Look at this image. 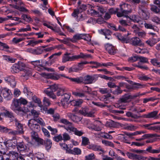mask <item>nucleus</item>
<instances>
[{"label": "nucleus", "instance_id": "obj_59", "mask_svg": "<svg viewBox=\"0 0 160 160\" xmlns=\"http://www.w3.org/2000/svg\"><path fill=\"white\" fill-rule=\"evenodd\" d=\"M128 18L131 21H132L134 22H138V17L135 15H133L130 17H128Z\"/></svg>", "mask_w": 160, "mask_h": 160}, {"label": "nucleus", "instance_id": "obj_17", "mask_svg": "<svg viewBox=\"0 0 160 160\" xmlns=\"http://www.w3.org/2000/svg\"><path fill=\"white\" fill-rule=\"evenodd\" d=\"M115 35L116 37H117L118 39L121 40L123 42L126 43H128L130 40V38L128 37H123L119 33H116L115 34Z\"/></svg>", "mask_w": 160, "mask_h": 160}, {"label": "nucleus", "instance_id": "obj_8", "mask_svg": "<svg viewBox=\"0 0 160 160\" xmlns=\"http://www.w3.org/2000/svg\"><path fill=\"white\" fill-rule=\"evenodd\" d=\"M18 66V68L19 71H22L25 70V71L26 72L25 76H29L31 75V72L30 71L27 69V66L24 63L19 62L17 63Z\"/></svg>", "mask_w": 160, "mask_h": 160}, {"label": "nucleus", "instance_id": "obj_12", "mask_svg": "<svg viewBox=\"0 0 160 160\" xmlns=\"http://www.w3.org/2000/svg\"><path fill=\"white\" fill-rule=\"evenodd\" d=\"M142 127L146 129L151 130L157 132L160 131V126L154 125L153 123H152L143 125Z\"/></svg>", "mask_w": 160, "mask_h": 160}, {"label": "nucleus", "instance_id": "obj_13", "mask_svg": "<svg viewBox=\"0 0 160 160\" xmlns=\"http://www.w3.org/2000/svg\"><path fill=\"white\" fill-rule=\"evenodd\" d=\"M99 32L102 34L104 35L105 38L108 39V40L112 39V36L111 35V32L108 29H101L98 30Z\"/></svg>", "mask_w": 160, "mask_h": 160}, {"label": "nucleus", "instance_id": "obj_7", "mask_svg": "<svg viewBox=\"0 0 160 160\" xmlns=\"http://www.w3.org/2000/svg\"><path fill=\"white\" fill-rule=\"evenodd\" d=\"M20 105L18 99L14 100L11 105V109L16 113L18 112L22 111V110L20 107Z\"/></svg>", "mask_w": 160, "mask_h": 160}, {"label": "nucleus", "instance_id": "obj_62", "mask_svg": "<svg viewBox=\"0 0 160 160\" xmlns=\"http://www.w3.org/2000/svg\"><path fill=\"white\" fill-rule=\"evenodd\" d=\"M85 54H84L81 52L78 55H74L75 60L79 59V58L85 59Z\"/></svg>", "mask_w": 160, "mask_h": 160}, {"label": "nucleus", "instance_id": "obj_34", "mask_svg": "<svg viewBox=\"0 0 160 160\" xmlns=\"http://www.w3.org/2000/svg\"><path fill=\"white\" fill-rule=\"evenodd\" d=\"M0 113L1 116H4L6 117H8L10 118H12L13 117L12 113L8 111H5V112H1Z\"/></svg>", "mask_w": 160, "mask_h": 160}, {"label": "nucleus", "instance_id": "obj_21", "mask_svg": "<svg viewBox=\"0 0 160 160\" xmlns=\"http://www.w3.org/2000/svg\"><path fill=\"white\" fill-rule=\"evenodd\" d=\"M4 143L5 145L7 147L13 148L16 145V141H14L10 140H8L4 142Z\"/></svg>", "mask_w": 160, "mask_h": 160}, {"label": "nucleus", "instance_id": "obj_29", "mask_svg": "<svg viewBox=\"0 0 160 160\" xmlns=\"http://www.w3.org/2000/svg\"><path fill=\"white\" fill-rule=\"evenodd\" d=\"M159 40H157L156 39L152 38L151 39H149L146 41V43L149 45L151 47L154 46L156 43Z\"/></svg>", "mask_w": 160, "mask_h": 160}, {"label": "nucleus", "instance_id": "obj_35", "mask_svg": "<svg viewBox=\"0 0 160 160\" xmlns=\"http://www.w3.org/2000/svg\"><path fill=\"white\" fill-rule=\"evenodd\" d=\"M105 126L108 127H115L116 123L112 120L107 121L105 124Z\"/></svg>", "mask_w": 160, "mask_h": 160}, {"label": "nucleus", "instance_id": "obj_23", "mask_svg": "<svg viewBox=\"0 0 160 160\" xmlns=\"http://www.w3.org/2000/svg\"><path fill=\"white\" fill-rule=\"evenodd\" d=\"M131 41L132 44L134 46L140 45L141 44L140 40L139 38L137 37L132 38Z\"/></svg>", "mask_w": 160, "mask_h": 160}, {"label": "nucleus", "instance_id": "obj_52", "mask_svg": "<svg viewBox=\"0 0 160 160\" xmlns=\"http://www.w3.org/2000/svg\"><path fill=\"white\" fill-rule=\"evenodd\" d=\"M61 104L62 106L64 108H66L68 106L69 103V100L62 99L61 100Z\"/></svg>", "mask_w": 160, "mask_h": 160}, {"label": "nucleus", "instance_id": "obj_46", "mask_svg": "<svg viewBox=\"0 0 160 160\" xmlns=\"http://www.w3.org/2000/svg\"><path fill=\"white\" fill-rule=\"evenodd\" d=\"M16 145H17V148L18 150L22 151L24 150L25 148V147L24 144L22 143H16Z\"/></svg>", "mask_w": 160, "mask_h": 160}, {"label": "nucleus", "instance_id": "obj_63", "mask_svg": "<svg viewBox=\"0 0 160 160\" xmlns=\"http://www.w3.org/2000/svg\"><path fill=\"white\" fill-rule=\"evenodd\" d=\"M21 94V92L19 89L18 88H15L14 90L13 94L15 97H18Z\"/></svg>", "mask_w": 160, "mask_h": 160}, {"label": "nucleus", "instance_id": "obj_2", "mask_svg": "<svg viewBox=\"0 0 160 160\" xmlns=\"http://www.w3.org/2000/svg\"><path fill=\"white\" fill-rule=\"evenodd\" d=\"M36 122L39 123L42 126H45V123L41 118H39L36 119H31L28 121V125L31 130H34L36 131L40 130V127L39 125L37 124Z\"/></svg>", "mask_w": 160, "mask_h": 160}, {"label": "nucleus", "instance_id": "obj_39", "mask_svg": "<svg viewBox=\"0 0 160 160\" xmlns=\"http://www.w3.org/2000/svg\"><path fill=\"white\" fill-rule=\"evenodd\" d=\"M102 144L106 146H109L112 147H114V144L111 142L105 140H103L102 141Z\"/></svg>", "mask_w": 160, "mask_h": 160}, {"label": "nucleus", "instance_id": "obj_19", "mask_svg": "<svg viewBox=\"0 0 160 160\" xmlns=\"http://www.w3.org/2000/svg\"><path fill=\"white\" fill-rule=\"evenodd\" d=\"M145 132L142 131H137L132 133H126L125 134L131 138H133V136L138 135H141L144 134Z\"/></svg>", "mask_w": 160, "mask_h": 160}, {"label": "nucleus", "instance_id": "obj_43", "mask_svg": "<svg viewBox=\"0 0 160 160\" xmlns=\"http://www.w3.org/2000/svg\"><path fill=\"white\" fill-rule=\"evenodd\" d=\"M95 158V156L93 153L86 156L85 157V160H92Z\"/></svg>", "mask_w": 160, "mask_h": 160}, {"label": "nucleus", "instance_id": "obj_58", "mask_svg": "<svg viewBox=\"0 0 160 160\" xmlns=\"http://www.w3.org/2000/svg\"><path fill=\"white\" fill-rule=\"evenodd\" d=\"M151 62L154 66L160 67V62H158L156 59H151Z\"/></svg>", "mask_w": 160, "mask_h": 160}, {"label": "nucleus", "instance_id": "obj_45", "mask_svg": "<svg viewBox=\"0 0 160 160\" xmlns=\"http://www.w3.org/2000/svg\"><path fill=\"white\" fill-rule=\"evenodd\" d=\"M54 141L56 142H59L62 140V137L61 134H59L57 136H55L53 138Z\"/></svg>", "mask_w": 160, "mask_h": 160}, {"label": "nucleus", "instance_id": "obj_61", "mask_svg": "<svg viewBox=\"0 0 160 160\" xmlns=\"http://www.w3.org/2000/svg\"><path fill=\"white\" fill-rule=\"evenodd\" d=\"M65 91V89L63 88H58V91L57 92V95L58 96L63 95L64 92Z\"/></svg>", "mask_w": 160, "mask_h": 160}, {"label": "nucleus", "instance_id": "obj_60", "mask_svg": "<svg viewBox=\"0 0 160 160\" xmlns=\"http://www.w3.org/2000/svg\"><path fill=\"white\" fill-rule=\"evenodd\" d=\"M62 140L64 141L69 140L70 139V137L69 134L66 133H64L63 134Z\"/></svg>", "mask_w": 160, "mask_h": 160}, {"label": "nucleus", "instance_id": "obj_10", "mask_svg": "<svg viewBox=\"0 0 160 160\" xmlns=\"http://www.w3.org/2000/svg\"><path fill=\"white\" fill-rule=\"evenodd\" d=\"M96 80L94 77L88 75L84 77H82V82L85 84H90Z\"/></svg>", "mask_w": 160, "mask_h": 160}, {"label": "nucleus", "instance_id": "obj_37", "mask_svg": "<svg viewBox=\"0 0 160 160\" xmlns=\"http://www.w3.org/2000/svg\"><path fill=\"white\" fill-rule=\"evenodd\" d=\"M32 101L36 103H37L38 106L41 107L42 106L41 102L40 99L35 96H33L32 97Z\"/></svg>", "mask_w": 160, "mask_h": 160}, {"label": "nucleus", "instance_id": "obj_24", "mask_svg": "<svg viewBox=\"0 0 160 160\" xmlns=\"http://www.w3.org/2000/svg\"><path fill=\"white\" fill-rule=\"evenodd\" d=\"M2 57L3 60L10 63H14L16 60L9 56L3 55Z\"/></svg>", "mask_w": 160, "mask_h": 160}, {"label": "nucleus", "instance_id": "obj_15", "mask_svg": "<svg viewBox=\"0 0 160 160\" xmlns=\"http://www.w3.org/2000/svg\"><path fill=\"white\" fill-rule=\"evenodd\" d=\"M88 148L94 151H101L103 152L104 150L100 146L95 144H91L88 146Z\"/></svg>", "mask_w": 160, "mask_h": 160}, {"label": "nucleus", "instance_id": "obj_31", "mask_svg": "<svg viewBox=\"0 0 160 160\" xmlns=\"http://www.w3.org/2000/svg\"><path fill=\"white\" fill-rule=\"evenodd\" d=\"M11 71L12 73H17L20 71L18 68V66L17 63L14 64L11 68Z\"/></svg>", "mask_w": 160, "mask_h": 160}, {"label": "nucleus", "instance_id": "obj_25", "mask_svg": "<svg viewBox=\"0 0 160 160\" xmlns=\"http://www.w3.org/2000/svg\"><path fill=\"white\" fill-rule=\"evenodd\" d=\"M66 78H68L70 80L73 82L79 83H82V77H77L76 78H69V77H67Z\"/></svg>", "mask_w": 160, "mask_h": 160}, {"label": "nucleus", "instance_id": "obj_22", "mask_svg": "<svg viewBox=\"0 0 160 160\" xmlns=\"http://www.w3.org/2000/svg\"><path fill=\"white\" fill-rule=\"evenodd\" d=\"M31 133V135L32 138L33 139L37 142H41L42 140L38 137L37 133L35 131H34V130Z\"/></svg>", "mask_w": 160, "mask_h": 160}, {"label": "nucleus", "instance_id": "obj_16", "mask_svg": "<svg viewBox=\"0 0 160 160\" xmlns=\"http://www.w3.org/2000/svg\"><path fill=\"white\" fill-rule=\"evenodd\" d=\"M121 10L122 12H117V16L118 17H121L122 16L126 17H128V15L131 12V11L130 10H123L121 8Z\"/></svg>", "mask_w": 160, "mask_h": 160}, {"label": "nucleus", "instance_id": "obj_42", "mask_svg": "<svg viewBox=\"0 0 160 160\" xmlns=\"http://www.w3.org/2000/svg\"><path fill=\"white\" fill-rule=\"evenodd\" d=\"M126 129L128 130L133 131L137 129L138 127L132 124H129L126 126L125 127Z\"/></svg>", "mask_w": 160, "mask_h": 160}, {"label": "nucleus", "instance_id": "obj_20", "mask_svg": "<svg viewBox=\"0 0 160 160\" xmlns=\"http://www.w3.org/2000/svg\"><path fill=\"white\" fill-rule=\"evenodd\" d=\"M68 153L72 154L75 155H79L81 153V150L77 148H75L72 149H70Z\"/></svg>", "mask_w": 160, "mask_h": 160}, {"label": "nucleus", "instance_id": "obj_48", "mask_svg": "<svg viewBox=\"0 0 160 160\" xmlns=\"http://www.w3.org/2000/svg\"><path fill=\"white\" fill-rule=\"evenodd\" d=\"M82 144L83 145L85 146L89 143V139L88 138L82 137Z\"/></svg>", "mask_w": 160, "mask_h": 160}, {"label": "nucleus", "instance_id": "obj_47", "mask_svg": "<svg viewBox=\"0 0 160 160\" xmlns=\"http://www.w3.org/2000/svg\"><path fill=\"white\" fill-rule=\"evenodd\" d=\"M140 62L143 63H148V58L142 56L138 57V59Z\"/></svg>", "mask_w": 160, "mask_h": 160}, {"label": "nucleus", "instance_id": "obj_30", "mask_svg": "<svg viewBox=\"0 0 160 160\" xmlns=\"http://www.w3.org/2000/svg\"><path fill=\"white\" fill-rule=\"evenodd\" d=\"M83 34H77L73 36L72 38L71 39V41L74 42H76L77 40L82 39Z\"/></svg>", "mask_w": 160, "mask_h": 160}, {"label": "nucleus", "instance_id": "obj_50", "mask_svg": "<svg viewBox=\"0 0 160 160\" xmlns=\"http://www.w3.org/2000/svg\"><path fill=\"white\" fill-rule=\"evenodd\" d=\"M59 144L62 148L66 150V153H68V151L70 149L68 147L66 144L65 143H59Z\"/></svg>", "mask_w": 160, "mask_h": 160}, {"label": "nucleus", "instance_id": "obj_41", "mask_svg": "<svg viewBox=\"0 0 160 160\" xmlns=\"http://www.w3.org/2000/svg\"><path fill=\"white\" fill-rule=\"evenodd\" d=\"M89 63L91 64L94 65L91 66V67L92 68H97L101 67V63H99L97 62L91 61Z\"/></svg>", "mask_w": 160, "mask_h": 160}, {"label": "nucleus", "instance_id": "obj_32", "mask_svg": "<svg viewBox=\"0 0 160 160\" xmlns=\"http://www.w3.org/2000/svg\"><path fill=\"white\" fill-rule=\"evenodd\" d=\"M45 146L47 150H49L52 146V142L51 140L47 139L45 141Z\"/></svg>", "mask_w": 160, "mask_h": 160}, {"label": "nucleus", "instance_id": "obj_44", "mask_svg": "<svg viewBox=\"0 0 160 160\" xmlns=\"http://www.w3.org/2000/svg\"><path fill=\"white\" fill-rule=\"evenodd\" d=\"M22 18L25 21L29 22L32 21V18L26 14L23 15L22 16Z\"/></svg>", "mask_w": 160, "mask_h": 160}, {"label": "nucleus", "instance_id": "obj_26", "mask_svg": "<svg viewBox=\"0 0 160 160\" xmlns=\"http://www.w3.org/2000/svg\"><path fill=\"white\" fill-rule=\"evenodd\" d=\"M131 95H126L121 99V102L126 103L130 102L131 100Z\"/></svg>", "mask_w": 160, "mask_h": 160}, {"label": "nucleus", "instance_id": "obj_33", "mask_svg": "<svg viewBox=\"0 0 160 160\" xmlns=\"http://www.w3.org/2000/svg\"><path fill=\"white\" fill-rule=\"evenodd\" d=\"M144 26L146 28L148 29H152L156 32H158L159 30L158 28L157 27L153 26L151 24H148L145 23L144 24Z\"/></svg>", "mask_w": 160, "mask_h": 160}, {"label": "nucleus", "instance_id": "obj_1", "mask_svg": "<svg viewBox=\"0 0 160 160\" xmlns=\"http://www.w3.org/2000/svg\"><path fill=\"white\" fill-rule=\"evenodd\" d=\"M60 122L65 125L63 126L64 128L70 133L73 132L75 134L80 136L82 135L83 132L81 131H78L76 128L74 127L72 123L68 121L65 119H62L60 120Z\"/></svg>", "mask_w": 160, "mask_h": 160}, {"label": "nucleus", "instance_id": "obj_38", "mask_svg": "<svg viewBox=\"0 0 160 160\" xmlns=\"http://www.w3.org/2000/svg\"><path fill=\"white\" fill-rule=\"evenodd\" d=\"M40 62V60L32 61L30 62L35 67L37 66L43 67V65L42 64H41Z\"/></svg>", "mask_w": 160, "mask_h": 160}, {"label": "nucleus", "instance_id": "obj_54", "mask_svg": "<svg viewBox=\"0 0 160 160\" xmlns=\"http://www.w3.org/2000/svg\"><path fill=\"white\" fill-rule=\"evenodd\" d=\"M47 128L51 132V134L52 135H55L58 132V130L56 128H53L52 127H51L50 126H48L47 127Z\"/></svg>", "mask_w": 160, "mask_h": 160}, {"label": "nucleus", "instance_id": "obj_51", "mask_svg": "<svg viewBox=\"0 0 160 160\" xmlns=\"http://www.w3.org/2000/svg\"><path fill=\"white\" fill-rule=\"evenodd\" d=\"M10 129H8L7 127L0 125V131L4 133L10 132Z\"/></svg>", "mask_w": 160, "mask_h": 160}, {"label": "nucleus", "instance_id": "obj_55", "mask_svg": "<svg viewBox=\"0 0 160 160\" xmlns=\"http://www.w3.org/2000/svg\"><path fill=\"white\" fill-rule=\"evenodd\" d=\"M151 10L156 13H158L160 12V9L155 5H152L151 8Z\"/></svg>", "mask_w": 160, "mask_h": 160}, {"label": "nucleus", "instance_id": "obj_53", "mask_svg": "<svg viewBox=\"0 0 160 160\" xmlns=\"http://www.w3.org/2000/svg\"><path fill=\"white\" fill-rule=\"evenodd\" d=\"M31 28H30V26L29 25H27L26 26V28H21L19 29V31L20 32H25L28 31H31Z\"/></svg>", "mask_w": 160, "mask_h": 160}, {"label": "nucleus", "instance_id": "obj_4", "mask_svg": "<svg viewBox=\"0 0 160 160\" xmlns=\"http://www.w3.org/2000/svg\"><path fill=\"white\" fill-rule=\"evenodd\" d=\"M79 112L85 116L93 117L94 116L95 112L94 110H90L88 107H84L79 110Z\"/></svg>", "mask_w": 160, "mask_h": 160}, {"label": "nucleus", "instance_id": "obj_6", "mask_svg": "<svg viewBox=\"0 0 160 160\" xmlns=\"http://www.w3.org/2000/svg\"><path fill=\"white\" fill-rule=\"evenodd\" d=\"M104 47L106 50L111 55H114L117 52L115 47L111 44L107 43L104 45Z\"/></svg>", "mask_w": 160, "mask_h": 160}, {"label": "nucleus", "instance_id": "obj_28", "mask_svg": "<svg viewBox=\"0 0 160 160\" xmlns=\"http://www.w3.org/2000/svg\"><path fill=\"white\" fill-rule=\"evenodd\" d=\"M43 74L44 76L46 78L56 80V74L51 73H43Z\"/></svg>", "mask_w": 160, "mask_h": 160}, {"label": "nucleus", "instance_id": "obj_64", "mask_svg": "<svg viewBox=\"0 0 160 160\" xmlns=\"http://www.w3.org/2000/svg\"><path fill=\"white\" fill-rule=\"evenodd\" d=\"M152 20L158 24H160V18L156 16L153 17Z\"/></svg>", "mask_w": 160, "mask_h": 160}, {"label": "nucleus", "instance_id": "obj_14", "mask_svg": "<svg viewBox=\"0 0 160 160\" xmlns=\"http://www.w3.org/2000/svg\"><path fill=\"white\" fill-rule=\"evenodd\" d=\"M15 125L17 128V132L22 134L23 132V125L17 119H15Z\"/></svg>", "mask_w": 160, "mask_h": 160}, {"label": "nucleus", "instance_id": "obj_57", "mask_svg": "<svg viewBox=\"0 0 160 160\" xmlns=\"http://www.w3.org/2000/svg\"><path fill=\"white\" fill-rule=\"evenodd\" d=\"M12 2H13V3L15 4V5H11L14 8H15V5H17L19 6L23 4V3L21 0H13Z\"/></svg>", "mask_w": 160, "mask_h": 160}, {"label": "nucleus", "instance_id": "obj_11", "mask_svg": "<svg viewBox=\"0 0 160 160\" xmlns=\"http://www.w3.org/2000/svg\"><path fill=\"white\" fill-rule=\"evenodd\" d=\"M4 80L12 87L14 88L16 86V83L14 76H11L5 77Z\"/></svg>", "mask_w": 160, "mask_h": 160}, {"label": "nucleus", "instance_id": "obj_36", "mask_svg": "<svg viewBox=\"0 0 160 160\" xmlns=\"http://www.w3.org/2000/svg\"><path fill=\"white\" fill-rule=\"evenodd\" d=\"M83 101L82 99L74 100H72L71 102L72 104L74 106H79L83 102Z\"/></svg>", "mask_w": 160, "mask_h": 160}, {"label": "nucleus", "instance_id": "obj_27", "mask_svg": "<svg viewBox=\"0 0 160 160\" xmlns=\"http://www.w3.org/2000/svg\"><path fill=\"white\" fill-rule=\"evenodd\" d=\"M158 112L154 111L148 113V118H153L157 119L159 118V117L157 115Z\"/></svg>", "mask_w": 160, "mask_h": 160}, {"label": "nucleus", "instance_id": "obj_5", "mask_svg": "<svg viewBox=\"0 0 160 160\" xmlns=\"http://www.w3.org/2000/svg\"><path fill=\"white\" fill-rule=\"evenodd\" d=\"M0 93L5 98H9L12 95L11 91L6 88H0Z\"/></svg>", "mask_w": 160, "mask_h": 160}, {"label": "nucleus", "instance_id": "obj_49", "mask_svg": "<svg viewBox=\"0 0 160 160\" xmlns=\"http://www.w3.org/2000/svg\"><path fill=\"white\" fill-rule=\"evenodd\" d=\"M15 8L18 9L20 11L23 12H28V9L22 7H19V6H18L17 5H15Z\"/></svg>", "mask_w": 160, "mask_h": 160}, {"label": "nucleus", "instance_id": "obj_40", "mask_svg": "<svg viewBox=\"0 0 160 160\" xmlns=\"http://www.w3.org/2000/svg\"><path fill=\"white\" fill-rule=\"evenodd\" d=\"M100 136L105 138L111 140L112 139V137L108 133H101Z\"/></svg>", "mask_w": 160, "mask_h": 160}, {"label": "nucleus", "instance_id": "obj_56", "mask_svg": "<svg viewBox=\"0 0 160 160\" xmlns=\"http://www.w3.org/2000/svg\"><path fill=\"white\" fill-rule=\"evenodd\" d=\"M24 38H14L12 39V42L16 44L24 40Z\"/></svg>", "mask_w": 160, "mask_h": 160}, {"label": "nucleus", "instance_id": "obj_9", "mask_svg": "<svg viewBox=\"0 0 160 160\" xmlns=\"http://www.w3.org/2000/svg\"><path fill=\"white\" fill-rule=\"evenodd\" d=\"M126 154L129 158L133 160H144L145 158L142 155L127 152Z\"/></svg>", "mask_w": 160, "mask_h": 160}, {"label": "nucleus", "instance_id": "obj_3", "mask_svg": "<svg viewBox=\"0 0 160 160\" xmlns=\"http://www.w3.org/2000/svg\"><path fill=\"white\" fill-rule=\"evenodd\" d=\"M58 88V85L54 84L49 86V87L45 90L44 92L48 96L54 99L56 98V96L54 94L53 92H55Z\"/></svg>", "mask_w": 160, "mask_h": 160}, {"label": "nucleus", "instance_id": "obj_18", "mask_svg": "<svg viewBox=\"0 0 160 160\" xmlns=\"http://www.w3.org/2000/svg\"><path fill=\"white\" fill-rule=\"evenodd\" d=\"M75 60V56H70L67 55H64L62 58V62L65 63L68 61H74Z\"/></svg>", "mask_w": 160, "mask_h": 160}]
</instances>
